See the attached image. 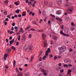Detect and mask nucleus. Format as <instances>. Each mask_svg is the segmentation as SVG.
Here are the masks:
<instances>
[{
	"label": "nucleus",
	"instance_id": "obj_43",
	"mask_svg": "<svg viewBox=\"0 0 76 76\" xmlns=\"http://www.w3.org/2000/svg\"><path fill=\"white\" fill-rule=\"evenodd\" d=\"M20 36H18V41H20Z\"/></svg>",
	"mask_w": 76,
	"mask_h": 76
},
{
	"label": "nucleus",
	"instance_id": "obj_54",
	"mask_svg": "<svg viewBox=\"0 0 76 76\" xmlns=\"http://www.w3.org/2000/svg\"><path fill=\"white\" fill-rule=\"evenodd\" d=\"M31 31H35V29H33L32 28H31Z\"/></svg>",
	"mask_w": 76,
	"mask_h": 76
},
{
	"label": "nucleus",
	"instance_id": "obj_15",
	"mask_svg": "<svg viewBox=\"0 0 76 76\" xmlns=\"http://www.w3.org/2000/svg\"><path fill=\"white\" fill-rule=\"evenodd\" d=\"M7 54H4V60H6V57H7Z\"/></svg>",
	"mask_w": 76,
	"mask_h": 76
},
{
	"label": "nucleus",
	"instance_id": "obj_21",
	"mask_svg": "<svg viewBox=\"0 0 76 76\" xmlns=\"http://www.w3.org/2000/svg\"><path fill=\"white\" fill-rule=\"evenodd\" d=\"M42 13L43 16H45L46 15V14H45V11H43Z\"/></svg>",
	"mask_w": 76,
	"mask_h": 76
},
{
	"label": "nucleus",
	"instance_id": "obj_30",
	"mask_svg": "<svg viewBox=\"0 0 76 76\" xmlns=\"http://www.w3.org/2000/svg\"><path fill=\"white\" fill-rule=\"evenodd\" d=\"M32 23H33V24H34V25H37V22H36L35 21H33L32 22Z\"/></svg>",
	"mask_w": 76,
	"mask_h": 76
},
{
	"label": "nucleus",
	"instance_id": "obj_35",
	"mask_svg": "<svg viewBox=\"0 0 76 76\" xmlns=\"http://www.w3.org/2000/svg\"><path fill=\"white\" fill-rule=\"evenodd\" d=\"M9 2V1L8 0L6 1H5L4 2V3L6 4H7Z\"/></svg>",
	"mask_w": 76,
	"mask_h": 76
},
{
	"label": "nucleus",
	"instance_id": "obj_9",
	"mask_svg": "<svg viewBox=\"0 0 76 76\" xmlns=\"http://www.w3.org/2000/svg\"><path fill=\"white\" fill-rule=\"evenodd\" d=\"M71 72H72V70H68V72L67 73L68 75H69L70 76H71Z\"/></svg>",
	"mask_w": 76,
	"mask_h": 76
},
{
	"label": "nucleus",
	"instance_id": "obj_63",
	"mask_svg": "<svg viewBox=\"0 0 76 76\" xmlns=\"http://www.w3.org/2000/svg\"><path fill=\"white\" fill-rule=\"evenodd\" d=\"M50 57H53V55H50Z\"/></svg>",
	"mask_w": 76,
	"mask_h": 76
},
{
	"label": "nucleus",
	"instance_id": "obj_3",
	"mask_svg": "<svg viewBox=\"0 0 76 76\" xmlns=\"http://www.w3.org/2000/svg\"><path fill=\"white\" fill-rule=\"evenodd\" d=\"M73 10H74L73 7H71L68 9L67 12L68 13L71 14V13H72V12L73 11Z\"/></svg>",
	"mask_w": 76,
	"mask_h": 76
},
{
	"label": "nucleus",
	"instance_id": "obj_64",
	"mask_svg": "<svg viewBox=\"0 0 76 76\" xmlns=\"http://www.w3.org/2000/svg\"><path fill=\"white\" fill-rule=\"evenodd\" d=\"M14 17H15V18H17V17H18V15H14Z\"/></svg>",
	"mask_w": 76,
	"mask_h": 76
},
{
	"label": "nucleus",
	"instance_id": "obj_44",
	"mask_svg": "<svg viewBox=\"0 0 76 76\" xmlns=\"http://www.w3.org/2000/svg\"><path fill=\"white\" fill-rule=\"evenodd\" d=\"M39 60L40 61H42V58L41 57L39 58Z\"/></svg>",
	"mask_w": 76,
	"mask_h": 76
},
{
	"label": "nucleus",
	"instance_id": "obj_57",
	"mask_svg": "<svg viewBox=\"0 0 76 76\" xmlns=\"http://www.w3.org/2000/svg\"><path fill=\"white\" fill-rule=\"evenodd\" d=\"M6 42H8L9 40H8V39H6Z\"/></svg>",
	"mask_w": 76,
	"mask_h": 76
},
{
	"label": "nucleus",
	"instance_id": "obj_49",
	"mask_svg": "<svg viewBox=\"0 0 76 76\" xmlns=\"http://www.w3.org/2000/svg\"><path fill=\"white\" fill-rule=\"evenodd\" d=\"M19 69L20 71H22V70H23V69H22V68H21V67H20L19 68Z\"/></svg>",
	"mask_w": 76,
	"mask_h": 76
},
{
	"label": "nucleus",
	"instance_id": "obj_45",
	"mask_svg": "<svg viewBox=\"0 0 76 76\" xmlns=\"http://www.w3.org/2000/svg\"><path fill=\"white\" fill-rule=\"evenodd\" d=\"M64 67H68V65L67 64H65L64 65Z\"/></svg>",
	"mask_w": 76,
	"mask_h": 76
},
{
	"label": "nucleus",
	"instance_id": "obj_51",
	"mask_svg": "<svg viewBox=\"0 0 76 76\" xmlns=\"http://www.w3.org/2000/svg\"><path fill=\"white\" fill-rule=\"evenodd\" d=\"M12 25L13 26H15V23H12Z\"/></svg>",
	"mask_w": 76,
	"mask_h": 76
},
{
	"label": "nucleus",
	"instance_id": "obj_61",
	"mask_svg": "<svg viewBox=\"0 0 76 76\" xmlns=\"http://www.w3.org/2000/svg\"><path fill=\"white\" fill-rule=\"evenodd\" d=\"M50 22H51V21H50V20H49L48 22V24H50Z\"/></svg>",
	"mask_w": 76,
	"mask_h": 76
},
{
	"label": "nucleus",
	"instance_id": "obj_14",
	"mask_svg": "<svg viewBox=\"0 0 76 76\" xmlns=\"http://www.w3.org/2000/svg\"><path fill=\"white\" fill-rule=\"evenodd\" d=\"M17 76H23V74H22V72H20Z\"/></svg>",
	"mask_w": 76,
	"mask_h": 76
},
{
	"label": "nucleus",
	"instance_id": "obj_46",
	"mask_svg": "<svg viewBox=\"0 0 76 76\" xmlns=\"http://www.w3.org/2000/svg\"><path fill=\"white\" fill-rule=\"evenodd\" d=\"M44 75L45 76H47L48 75V74H47V73L46 72H44Z\"/></svg>",
	"mask_w": 76,
	"mask_h": 76
},
{
	"label": "nucleus",
	"instance_id": "obj_37",
	"mask_svg": "<svg viewBox=\"0 0 76 76\" xmlns=\"http://www.w3.org/2000/svg\"><path fill=\"white\" fill-rule=\"evenodd\" d=\"M31 37H32V35H31V34H30L28 35V38H31Z\"/></svg>",
	"mask_w": 76,
	"mask_h": 76
},
{
	"label": "nucleus",
	"instance_id": "obj_42",
	"mask_svg": "<svg viewBox=\"0 0 76 76\" xmlns=\"http://www.w3.org/2000/svg\"><path fill=\"white\" fill-rule=\"evenodd\" d=\"M14 4L16 5V6H18L19 5V4L17 2H15L14 3Z\"/></svg>",
	"mask_w": 76,
	"mask_h": 76
},
{
	"label": "nucleus",
	"instance_id": "obj_8",
	"mask_svg": "<svg viewBox=\"0 0 76 76\" xmlns=\"http://www.w3.org/2000/svg\"><path fill=\"white\" fill-rule=\"evenodd\" d=\"M47 40H45L44 41V47L45 48L46 47L47 45Z\"/></svg>",
	"mask_w": 76,
	"mask_h": 76
},
{
	"label": "nucleus",
	"instance_id": "obj_27",
	"mask_svg": "<svg viewBox=\"0 0 76 76\" xmlns=\"http://www.w3.org/2000/svg\"><path fill=\"white\" fill-rule=\"evenodd\" d=\"M48 1H44V4L45 5H47L48 4Z\"/></svg>",
	"mask_w": 76,
	"mask_h": 76
},
{
	"label": "nucleus",
	"instance_id": "obj_29",
	"mask_svg": "<svg viewBox=\"0 0 76 76\" xmlns=\"http://www.w3.org/2000/svg\"><path fill=\"white\" fill-rule=\"evenodd\" d=\"M11 49H12V50H14L15 51L16 50V48H15V47L13 46L11 47Z\"/></svg>",
	"mask_w": 76,
	"mask_h": 76
},
{
	"label": "nucleus",
	"instance_id": "obj_40",
	"mask_svg": "<svg viewBox=\"0 0 76 76\" xmlns=\"http://www.w3.org/2000/svg\"><path fill=\"white\" fill-rule=\"evenodd\" d=\"M16 61L15 60L14 61V63H13V65H14V66L15 67V64H16Z\"/></svg>",
	"mask_w": 76,
	"mask_h": 76
},
{
	"label": "nucleus",
	"instance_id": "obj_36",
	"mask_svg": "<svg viewBox=\"0 0 76 76\" xmlns=\"http://www.w3.org/2000/svg\"><path fill=\"white\" fill-rule=\"evenodd\" d=\"M30 27H31V26H28V27H27L26 29L25 30H27V29H29V28H30Z\"/></svg>",
	"mask_w": 76,
	"mask_h": 76
},
{
	"label": "nucleus",
	"instance_id": "obj_5",
	"mask_svg": "<svg viewBox=\"0 0 76 76\" xmlns=\"http://www.w3.org/2000/svg\"><path fill=\"white\" fill-rule=\"evenodd\" d=\"M22 37L23 38L22 39V42H24V41H25L26 39V35H25V34H23Z\"/></svg>",
	"mask_w": 76,
	"mask_h": 76
},
{
	"label": "nucleus",
	"instance_id": "obj_62",
	"mask_svg": "<svg viewBox=\"0 0 76 76\" xmlns=\"http://www.w3.org/2000/svg\"><path fill=\"white\" fill-rule=\"evenodd\" d=\"M7 18H8L9 19L10 18V16L9 15H8L7 16Z\"/></svg>",
	"mask_w": 76,
	"mask_h": 76
},
{
	"label": "nucleus",
	"instance_id": "obj_48",
	"mask_svg": "<svg viewBox=\"0 0 76 76\" xmlns=\"http://www.w3.org/2000/svg\"><path fill=\"white\" fill-rule=\"evenodd\" d=\"M71 25H72V26H75V25L74 24V23L73 22L71 23Z\"/></svg>",
	"mask_w": 76,
	"mask_h": 76
},
{
	"label": "nucleus",
	"instance_id": "obj_12",
	"mask_svg": "<svg viewBox=\"0 0 76 76\" xmlns=\"http://www.w3.org/2000/svg\"><path fill=\"white\" fill-rule=\"evenodd\" d=\"M56 19L58 20V21H59V22H62V20H62V19L61 18H56Z\"/></svg>",
	"mask_w": 76,
	"mask_h": 76
},
{
	"label": "nucleus",
	"instance_id": "obj_19",
	"mask_svg": "<svg viewBox=\"0 0 76 76\" xmlns=\"http://www.w3.org/2000/svg\"><path fill=\"white\" fill-rule=\"evenodd\" d=\"M71 60L68 59V60L67 61V62H66V63H71Z\"/></svg>",
	"mask_w": 76,
	"mask_h": 76
},
{
	"label": "nucleus",
	"instance_id": "obj_11",
	"mask_svg": "<svg viewBox=\"0 0 76 76\" xmlns=\"http://www.w3.org/2000/svg\"><path fill=\"white\" fill-rule=\"evenodd\" d=\"M61 13V11H57L56 12V15H60Z\"/></svg>",
	"mask_w": 76,
	"mask_h": 76
},
{
	"label": "nucleus",
	"instance_id": "obj_6",
	"mask_svg": "<svg viewBox=\"0 0 76 76\" xmlns=\"http://www.w3.org/2000/svg\"><path fill=\"white\" fill-rule=\"evenodd\" d=\"M57 1L59 5L62 4V0H57Z\"/></svg>",
	"mask_w": 76,
	"mask_h": 76
},
{
	"label": "nucleus",
	"instance_id": "obj_23",
	"mask_svg": "<svg viewBox=\"0 0 76 76\" xmlns=\"http://www.w3.org/2000/svg\"><path fill=\"white\" fill-rule=\"evenodd\" d=\"M4 14V15H7V11H4V12L3 13V14Z\"/></svg>",
	"mask_w": 76,
	"mask_h": 76
},
{
	"label": "nucleus",
	"instance_id": "obj_2",
	"mask_svg": "<svg viewBox=\"0 0 76 76\" xmlns=\"http://www.w3.org/2000/svg\"><path fill=\"white\" fill-rule=\"evenodd\" d=\"M58 50H59L60 53H63L66 51V48L65 46H62L61 48H59Z\"/></svg>",
	"mask_w": 76,
	"mask_h": 76
},
{
	"label": "nucleus",
	"instance_id": "obj_50",
	"mask_svg": "<svg viewBox=\"0 0 76 76\" xmlns=\"http://www.w3.org/2000/svg\"><path fill=\"white\" fill-rule=\"evenodd\" d=\"M19 42H18L16 43V45H19Z\"/></svg>",
	"mask_w": 76,
	"mask_h": 76
},
{
	"label": "nucleus",
	"instance_id": "obj_16",
	"mask_svg": "<svg viewBox=\"0 0 76 76\" xmlns=\"http://www.w3.org/2000/svg\"><path fill=\"white\" fill-rule=\"evenodd\" d=\"M34 59V56H31V59H30V61H29L30 63H31L32 61V60Z\"/></svg>",
	"mask_w": 76,
	"mask_h": 76
},
{
	"label": "nucleus",
	"instance_id": "obj_59",
	"mask_svg": "<svg viewBox=\"0 0 76 76\" xmlns=\"http://www.w3.org/2000/svg\"><path fill=\"white\" fill-rule=\"evenodd\" d=\"M69 52H72V49H70L69 50Z\"/></svg>",
	"mask_w": 76,
	"mask_h": 76
},
{
	"label": "nucleus",
	"instance_id": "obj_34",
	"mask_svg": "<svg viewBox=\"0 0 76 76\" xmlns=\"http://www.w3.org/2000/svg\"><path fill=\"white\" fill-rule=\"evenodd\" d=\"M45 58H46V56H44L43 57L42 59L43 60H45Z\"/></svg>",
	"mask_w": 76,
	"mask_h": 76
},
{
	"label": "nucleus",
	"instance_id": "obj_56",
	"mask_svg": "<svg viewBox=\"0 0 76 76\" xmlns=\"http://www.w3.org/2000/svg\"><path fill=\"white\" fill-rule=\"evenodd\" d=\"M63 72H64V70H63V69H62L60 71L61 73H63Z\"/></svg>",
	"mask_w": 76,
	"mask_h": 76
},
{
	"label": "nucleus",
	"instance_id": "obj_52",
	"mask_svg": "<svg viewBox=\"0 0 76 76\" xmlns=\"http://www.w3.org/2000/svg\"><path fill=\"white\" fill-rule=\"evenodd\" d=\"M18 16L19 17V18H21L22 15H21L19 14L18 15Z\"/></svg>",
	"mask_w": 76,
	"mask_h": 76
},
{
	"label": "nucleus",
	"instance_id": "obj_41",
	"mask_svg": "<svg viewBox=\"0 0 76 76\" xmlns=\"http://www.w3.org/2000/svg\"><path fill=\"white\" fill-rule=\"evenodd\" d=\"M56 59H57V57L56 56H55L54 57V60H56Z\"/></svg>",
	"mask_w": 76,
	"mask_h": 76
},
{
	"label": "nucleus",
	"instance_id": "obj_31",
	"mask_svg": "<svg viewBox=\"0 0 76 76\" xmlns=\"http://www.w3.org/2000/svg\"><path fill=\"white\" fill-rule=\"evenodd\" d=\"M19 11H20V10H17L15 11V12L17 13H19Z\"/></svg>",
	"mask_w": 76,
	"mask_h": 76
},
{
	"label": "nucleus",
	"instance_id": "obj_60",
	"mask_svg": "<svg viewBox=\"0 0 76 76\" xmlns=\"http://www.w3.org/2000/svg\"><path fill=\"white\" fill-rule=\"evenodd\" d=\"M7 22H6L4 23L5 25H7Z\"/></svg>",
	"mask_w": 76,
	"mask_h": 76
},
{
	"label": "nucleus",
	"instance_id": "obj_24",
	"mask_svg": "<svg viewBox=\"0 0 76 76\" xmlns=\"http://www.w3.org/2000/svg\"><path fill=\"white\" fill-rule=\"evenodd\" d=\"M15 70H16V72L17 73H19V71L18 70V68H16Z\"/></svg>",
	"mask_w": 76,
	"mask_h": 76
},
{
	"label": "nucleus",
	"instance_id": "obj_13",
	"mask_svg": "<svg viewBox=\"0 0 76 76\" xmlns=\"http://www.w3.org/2000/svg\"><path fill=\"white\" fill-rule=\"evenodd\" d=\"M53 39H54V40H57V37L55 36H53Z\"/></svg>",
	"mask_w": 76,
	"mask_h": 76
},
{
	"label": "nucleus",
	"instance_id": "obj_58",
	"mask_svg": "<svg viewBox=\"0 0 76 76\" xmlns=\"http://www.w3.org/2000/svg\"><path fill=\"white\" fill-rule=\"evenodd\" d=\"M47 17H46V18H45V19L44 20V21L45 22H46V20H47Z\"/></svg>",
	"mask_w": 76,
	"mask_h": 76
},
{
	"label": "nucleus",
	"instance_id": "obj_10",
	"mask_svg": "<svg viewBox=\"0 0 76 76\" xmlns=\"http://www.w3.org/2000/svg\"><path fill=\"white\" fill-rule=\"evenodd\" d=\"M42 36L43 38L42 39H43V40H44V39H45V37H46V35H45V34H42Z\"/></svg>",
	"mask_w": 76,
	"mask_h": 76
},
{
	"label": "nucleus",
	"instance_id": "obj_17",
	"mask_svg": "<svg viewBox=\"0 0 76 76\" xmlns=\"http://www.w3.org/2000/svg\"><path fill=\"white\" fill-rule=\"evenodd\" d=\"M68 31H69V29L68 28H66L64 31V32L65 34L68 33Z\"/></svg>",
	"mask_w": 76,
	"mask_h": 76
},
{
	"label": "nucleus",
	"instance_id": "obj_39",
	"mask_svg": "<svg viewBox=\"0 0 76 76\" xmlns=\"http://www.w3.org/2000/svg\"><path fill=\"white\" fill-rule=\"evenodd\" d=\"M75 29V28H70V30L71 31H74Z\"/></svg>",
	"mask_w": 76,
	"mask_h": 76
},
{
	"label": "nucleus",
	"instance_id": "obj_18",
	"mask_svg": "<svg viewBox=\"0 0 76 76\" xmlns=\"http://www.w3.org/2000/svg\"><path fill=\"white\" fill-rule=\"evenodd\" d=\"M14 41H15V39H12V40L10 42V44H12L13 42H14Z\"/></svg>",
	"mask_w": 76,
	"mask_h": 76
},
{
	"label": "nucleus",
	"instance_id": "obj_20",
	"mask_svg": "<svg viewBox=\"0 0 76 76\" xmlns=\"http://www.w3.org/2000/svg\"><path fill=\"white\" fill-rule=\"evenodd\" d=\"M60 34H61L62 35H63L64 36H66V34H65L64 33H63V31H60Z\"/></svg>",
	"mask_w": 76,
	"mask_h": 76
},
{
	"label": "nucleus",
	"instance_id": "obj_26",
	"mask_svg": "<svg viewBox=\"0 0 76 76\" xmlns=\"http://www.w3.org/2000/svg\"><path fill=\"white\" fill-rule=\"evenodd\" d=\"M7 51V53H10V52L12 51V50L10 49H8Z\"/></svg>",
	"mask_w": 76,
	"mask_h": 76
},
{
	"label": "nucleus",
	"instance_id": "obj_1",
	"mask_svg": "<svg viewBox=\"0 0 76 76\" xmlns=\"http://www.w3.org/2000/svg\"><path fill=\"white\" fill-rule=\"evenodd\" d=\"M24 49H25L26 51H29V52H32V50L31 48V46H29L28 45H26L24 47Z\"/></svg>",
	"mask_w": 76,
	"mask_h": 76
},
{
	"label": "nucleus",
	"instance_id": "obj_53",
	"mask_svg": "<svg viewBox=\"0 0 76 76\" xmlns=\"http://www.w3.org/2000/svg\"><path fill=\"white\" fill-rule=\"evenodd\" d=\"M38 32H43V30H38Z\"/></svg>",
	"mask_w": 76,
	"mask_h": 76
},
{
	"label": "nucleus",
	"instance_id": "obj_25",
	"mask_svg": "<svg viewBox=\"0 0 76 76\" xmlns=\"http://www.w3.org/2000/svg\"><path fill=\"white\" fill-rule=\"evenodd\" d=\"M20 32H22V33H23L24 31L23 30V29H22V28H21L20 29Z\"/></svg>",
	"mask_w": 76,
	"mask_h": 76
},
{
	"label": "nucleus",
	"instance_id": "obj_22",
	"mask_svg": "<svg viewBox=\"0 0 76 76\" xmlns=\"http://www.w3.org/2000/svg\"><path fill=\"white\" fill-rule=\"evenodd\" d=\"M72 70V72H73V73H75L76 72V69H75V68H73Z\"/></svg>",
	"mask_w": 76,
	"mask_h": 76
},
{
	"label": "nucleus",
	"instance_id": "obj_32",
	"mask_svg": "<svg viewBox=\"0 0 76 76\" xmlns=\"http://www.w3.org/2000/svg\"><path fill=\"white\" fill-rule=\"evenodd\" d=\"M68 60V58H66L64 60V63H66V62H67Z\"/></svg>",
	"mask_w": 76,
	"mask_h": 76
},
{
	"label": "nucleus",
	"instance_id": "obj_55",
	"mask_svg": "<svg viewBox=\"0 0 76 76\" xmlns=\"http://www.w3.org/2000/svg\"><path fill=\"white\" fill-rule=\"evenodd\" d=\"M53 40H50V44L51 45H52L53 44Z\"/></svg>",
	"mask_w": 76,
	"mask_h": 76
},
{
	"label": "nucleus",
	"instance_id": "obj_28",
	"mask_svg": "<svg viewBox=\"0 0 76 76\" xmlns=\"http://www.w3.org/2000/svg\"><path fill=\"white\" fill-rule=\"evenodd\" d=\"M69 6V4L68 2L66 3V4L65 5V7H68Z\"/></svg>",
	"mask_w": 76,
	"mask_h": 76
},
{
	"label": "nucleus",
	"instance_id": "obj_33",
	"mask_svg": "<svg viewBox=\"0 0 76 76\" xmlns=\"http://www.w3.org/2000/svg\"><path fill=\"white\" fill-rule=\"evenodd\" d=\"M41 70L42 72H46V71L43 69H41Z\"/></svg>",
	"mask_w": 76,
	"mask_h": 76
},
{
	"label": "nucleus",
	"instance_id": "obj_47",
	"mask_svg": "<svg viewBox=\"0 0 76 76\" xmlns=\"http://www.w3.org/2000/svg\"><path fill=\"white\" fill-rule=\"evenodd\" d=\"M50 16H52V17H53V18H55V15H53L52 14L50 15Z\"/></svg>",
	"mask_w": 76,
	"mask_h": 76
},
{
	"label": "nucleus",
	"instance_id": "obj_38",
	"mask_svg": "<svg viewBox=\"0 0 76 76\" xmlns=\"http://www.w3.org/2000/svg\"><path fill=\"white\" fill-rule=\"evenodd\" d=\"M25 13V12H23V13L22 14V16H26V14H24V13Z\"/></svg>",
	"mask_w": 76,
	"mask_h": 76
},
{
	"label": "nucleus",
	"instance_id": "obj_7",
	"mask_svg": "<svg viewBox=\"0 0 76 76\" xmlns=\"http://www.w3.org/2000/svg\"><path fill=\"white\" fill-rule=\"evenodd\" d=\"M61 69V67H56V70L57 72H59L60 70V69Z\"/></svg>",
	"mask_w": 76,
	"mask_h": 76
},
{
	"label": "nucleus",
	"instance_id": "obj_4",
	"mask_svg": "<svg viewBox=\"0 0 76 76\" xmlns=\"http://www.w3.org/2000/svg\"><path fill=\"white\" fill-rule=\"evenodd\" d=\"M50 48H48V50L46 51V53H45V56H48V53H50Z\"/></svg>",
	"mask_w": 76,
	"mask_h": 76
}]
</instances>
